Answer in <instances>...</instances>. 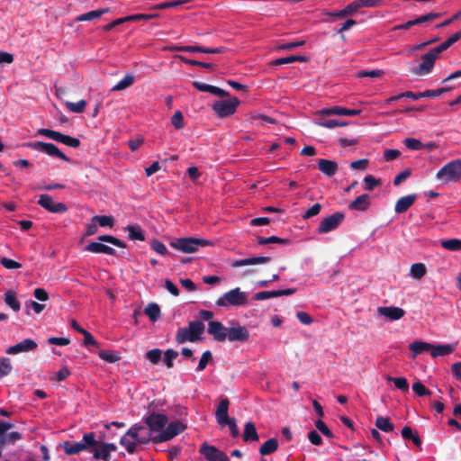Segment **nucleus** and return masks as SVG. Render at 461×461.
<instances>
[{"label":"nucleus","mask_w":461,"mask_h":461,"mask_svg":"<svg viewBox=\"0 0 461 461\" xmlns=\"http://www.w3.org/2000/svg\"><path fill=\"white\" fill-rule=\"evenodd\" d=\"M110 8H101L97 10H93L85 14H82L78 15L76 18L77 22H85V21H91L96 18L101 17L103 14L110 13Z\"/></svg>","instance_id":"b1692460"},{"label":"nucleus","mask_w":461,"mask_h":461,"mask_svg":"<svg viewBox=\"0 0 461 461\" xmlns=\"http://www.w3.org/2000/svg\"><path fill=\"white\" fill-rule=\"evenodd\" d=\"M144 426L150 440L155 443L169 441L176 436L183 432L186 426L179 421L174 420L167 422L166 414L151 412L143 418Z\"/></svg>","instance_id":"f257e3e1"},{"label":"nucleus","mask_w":461,"mask_h":461,"mask_svg":"<svg viewBox=\"0 0 461 461\" xmlns=\"http://www.w3.org/2000/svg\"><path fill=\"white\" fill-rule=\"evenodd\" d=\"M318 168L327 176H332L338 170V164L333 160L321 158L318 161Z\"/></svg>","instance_id":"4be33fe9"},{"label":"nucleus","mask_w":461,"mask_h":461,"mask_svg":"<svg viewBox=\"0 0 461 461\" xmlns=\"http://www.w3.org/2000/svg\"><path fill=\"white\" fill-rule=\"evenodd\" d=\"M376 312L379 316H383L392 321L402 319L405 314L403 309L396 306H379Z\"/></svg>","instance_id":"4468645a"},{"label":"nucleus","mask_w":461,"mask_h":461,"mask_svg":"<svg viewBox=\"0 0 461 461\" xmlns=\"http://www.w3.org/2000/svg\"><path fill=\"white\" fill-rule=\"evenodd\" d=\"M306 59L303 56H289L285 58H279L275 59L272 63L276 66L289 64L295 61H304Z\"/></svg>","instance_id":"49530a36"},{"label":"nucleus","mask_w":461,"mask_h":461,"mask_svg":"<svg viewBox=\"0 0 461 461\" xmlns=\"http://www.w3.org/2000/svg\"><path fill=\"white\" fill-rule=\"evenodd\" d=\"M93 222H96L101 227H112L114 220L111 215H96L92 218Z\"/></svg>","instance_id":"58836bf2"},{"label":"nucleus","mask_w":461,"mask_h":461,"mask_svg":"<svg viewBox=\"0 0 461 461\" xmlns=\"http://www.w3.org/2000/svg\"><path fill=\"white\" fill-rule=\"evenodd\" d=\"M296 317L301 323L305 324V325H310L313 322V320L311 317V315L303 311L297 312Z\"/></svg>","instance_id":"774afa93"},{"label":"nucleus","mask_w":461,"mask_h":461,"mask_svg":"<svg viewBox=\"0 0 461 461\" xmlns=\"http://www.w3.org/2000/svg\"><path fill=\"white\" fill-rule=\"evenodd\" d=\"M240 101L237 97L218 100L212 105V109L219 118H226L235 113Z\"/></svg>","instance_id":"0eeeda50"},{"label":"nucleus","mask_w":461,"mask_h":461,"mask_svg":"<svg viewBox=\"0 0 461 461\" xmlns=\"http://www.w3.org/2000/svg\"><path fill=\"white\" fill-rule=\"evenodd\" d=\"M429 348H432V344L424 341H414L409 346L410 350L412 352V358L426 350H429Z\"/></svg>","instance_id":"c756f323"},{"label":"nucleus","mask_w":461,"mask_h":461,"mask_svg":"<svg viewBox=\"0 0 461 461\" xmlns=\"http://www.w3.org/2000/svg\"><path fill=\"white\" fill-rule=\"evenodd\" d=\"M461 38V31L454 33L447 41L437 46L440 52L447 50L452 44L456 42Z\"/></svg>","instance_id":"37998d69"},{"label":"nucleus","mask_w":461,"mask_h":461,"mask_svg":"<svg viewBox=\"0 0 461 461\" xmlns=\"http://www.w3.org/2000/svg\"><path fill=\"white\" fill-rule=\"evenodd\" d=\"M449 90H450V88H448V87H441L438 89H428L423 92V96H424V98L425 97H427V98L438 97L441 95L448 92Z\"/></svg>","instance_id":"864d4df0"},{"label":"nucleus","mask_w":461,"mask_h":461,"mask_svg":"<svg viewBox=\"0 0 461 461\" xmlns=\"http://www.w3.org/2000/svg\"><path fill=\"white\" fill-rule=\"evenodd\" d=\"M171 123L177 130L184 128V126H185L184 118H183V114L180 111H176L173 114V116L171 118Z\"/></svg>","instance_id":"4d7b16f0"},{"label":"nucleus","mask_w":461,"mask_h":461,"mask_svg":"<svg viewBox=\"0 0 461 461\" xmlns=\"http://www.w3.org/2000/svg\"><path fill=\"white\" fill-rule=\"evenodd\" d=\"M25 147L30 148L35 151L45 153L51 158H58L64 161L70 162V158L66 156L60 149L54 144L43 141H33L24 144Z\"/></svg>","instance_id":"6e6552de"},{"label":"nucleus","mask_w":461,"mask_h":461,"mask_svg":"<svg viewBox=\"0 0 461 461\" xmlns=\"http://www.w3.org/2000/svg\"><path fill=\"white\" fill-rule=\"evenodd\" d=\"M258 435L253 422L249 421L245 424L243 432V440L245 442H257L258 441Z\"/></svg>","instance_id":"cd10ccee"},{"label":"nucleus","mask_w":461,"mask_h":461,"mask_svg":"<svg viewBox=\"0 0 461 461\" xmlns=\"http://www.w3.org/2000/svg\"><path fill=\"white\" fill-rule=\"evenodd\" d=\"M212 353L209 350H206L203 353L199 362L198 366L196 367V371L200 372L203 371L208 365V363L212 360Z\"/></svg>","instance_id":"8fccbe9b"},{"label":"nucleus","mask_w":461,"mask_h":461,"mask_svg":"<svg viewBox=\"0 0 461 461\" xmlns=\"http://www.w3.org/2000/svg\"><path fill=\"white\" fill-rule=\"evenodd\" d=\"M200 453L208 461H229V457L224 452L206 443L202 445Z\"/></svg>","instance_id":"ddd939ff"},{"label":"nucleus","mask_w":461,"mask_h":461,"mask_svg":"<svg viewBox=\"0 0 461 461\" xmlns=\"http://www.w3.org/2000/svg\"><path fill=\"white\" fill-rule=\"evenodd\" d=\"M430 355L432 357L436 358L438 357L447 356L451 354L454 351V346L451 344L446 345H432V348H429Z\"/></svg>","instance_id":"393cba45"},{"label":"nucleus","mask_w":461,"mask_h":461,"mask_svg":"<svg viewBox=\"0 0 461 461\" xmlns=\"http://www.w3.org/2000/svg\"><path fill=\"white\" fill-rule=\"evenodd\" d=\"M134 82V77L131 74L125 75V77L120 80L112 88V91H121L131 86Z\"/></svg>","instance_id":"e433bc0d"},{"label":"nucleus","mask_w":461,"mask_h":461,"mask_svg":"<svg viewBox=\"0 0 461 461\" xmlns=\"http://www.w3.org/2000/svg\"><path fill=\"white\" fill-rule=\"evenodd\" d=\"M249 118L252 121H260L261 124L275 123V120L272 119L271 117L265 115V114L258 113H250Z\"/></svg>","instance_id":"e2e57ef3"},{"label":"nucleus","mask_w":461,"mask_h":461,"mask_svg":"<svg viewBox=\"0 0 461 461\" xmlns=\"http://www.w3.org/2000/svg\"><path fill=\"white\" fill-rule=\"evenodd\" d=\"M365 189L367 191L374 190L377 185H380V181L375 178L372 175H368L364 178Z\"/></svg>","instance_id":"bf43d9fd"},{"label":"nucleus","mask_w":461,"mask_h":461,"mask_svg":"<svg viewBox=\"0 0 461 461\" xmlns=\"http://www.w3.org/2000/svg\"><path fill=\"white\" fill-rule=\"evenodd\" d=\"M86 250L92 253H103L106 255H115V249L101 242H90L86 245Z\"/></svg>","instance_id":"5701e85b"},{"label":"nucleus","mask_w":461,"mask_h":461,"mask_svg":"<svg viewBox=\"0 0 461 461\" xmlns=\"http://www.w3.org/2000/svg\"><path fill=\"white\" fill-rule=\"evenodd\" d=\"M317 124L321 127H324V128L333 129L336 127L346 126L348 124V122H339L338 120L330 119V120H327V121L318 122Z\"/></svg>","instance_id":"603ef678"},{"label":"nucleus","mask_w":461,"mask_h":461,"mask_svg":"<svg viewBox=\"0 0 461 461\" xmlns=\"http://www.w3.org/2000/svg\"><path fill=\"white\" fill-rule=\"evenodd\" d=\"M227 330L223 324L218 321H210L208 322V333L212 336L216 341H224L227 339Z\"/></svg>","instance_id":"2eb2a0df"},{"label":"nucleus","mask_w":461,"mask_h":461,"mask_svg":"<svg viewBox=\"0 0 461 461\" xmlns=\"http://www.w3.org/2000/svg\"><path fill=\"white\" fill-rule=\"evenodd\" d=\"M440 50L435 47L429 52L421 56L422 62L413 68L412 73L417 76H426L429 74L434 68L436 60L438 59Z\"/></svg>","instance_id":"1a4fd4ad"},{"label":"nucleus","mask_w":461,"mask_h":461,"mask_svg":"<svg viewBox=\"0 0 461 461\" xmlns=\"http://www.w3.org/2000/svg\"><path fill=\"white\" fill-rule=\"evenodd\" d=\"M278 447V443L276 438H269L264 442L259 447V453L262 456L269 455L275 452Z\"/></svg>","instance_id":"7c9ffc66"},{"label":"nucleus","mask_w":461,"mask_h":461,"mask_svg":"<svg viewBox=\"0 0 461 461\" xmlns=\"http://www.w3.org/2000/svg\"><path fill=\"white\" fill-rule=\"evenodd\" d=\"M151 248L159 255H166L167 253V249L165 244L159 240H154L151 242Z\"/></svg>","instance_id":"69168bd1"},{"label":"nucleus","mask_w":461,"mask_h":461,"mask_svg":"<svg viewBox=\"0 0 461 461\" xmlns=\"http://www.w3.org/2000/svg\"><path fill=\"white\" fill-rule=\"evenodd\" d=\"M13 371V365L9 357H0V378L7 376Z\"/></svg>","instance_id":"c9c22d12"},{"label":"nucleus","mask_w":461,"mask_h":461,"mask_svg":"<svg viewBox=\"0 0 461 461\" xmlns=\"http://www.w3.org/2000/svg\"><path fill=\"white\" fill-rule=\"evenodd\" d=\"M321 210V205L320 203H315L303 213V218L306 220L316 216L320 213Z\"/></svg>","instance_id":"0e129e2a"},{"label":"nucleus","mask_w":461,"mask_h":461,"mask_svg":"<svg viewBox=\"0 0 461 461\" xmlns=\"http://www.w3.org/2000/svg\"><path fill=\"white\" fill-rule=\"evenodd\" d=\"M91 452L93 453V456L95 459H103L104 461H108L111 457L108 450H106L103 445L99 448L91 449Z\"/></svg>","instance_id":"de8ad7c7"},{"label":"nucleus","mask_w":461,"mask_h":461,"mask_svg":"<svg viewBox=\"0 0 461 461\" xmlns=\"http://www.w3.org/2000/svg\"><path fill=\"white\" fill-rule=\"evenodd\" d=\"M212 243L203 239L181 238L170 243L171 247L184 253H194L199 247L211 245Z\"/></svg>","instance_id":"423d86ee"},{"label":"nucleus","mask_w":461,"mask_h":461,"mask_svg":"<svg viewBox=\"0 0 461 461\" xmlns=\"http://www.w3.org/2000/svg\"><path fill=\"white\" fill-rule=\"evenodd\" d=\"M427 272V268L423 263H414L411 266L410 276L414 279L422 278Z\"/></svg>","instance_id":"2f4dec72"},{"label":"nucleus","mask_w":461,"mask_h":461,"mask_svg":"<svg viewBox=\"0 0 461 461\" xmlns=\"http://www.w3.org/2000/svg\"><path fill=\"white\" fill-rule=\"evenodd\" d=\"M204 331V324L199 321H190L188 327L178 329L176 334V341L184 344L187 341L194 342L201 339Z\"/></svg>","instance_id":"20e7f679"},{"label":"nucleus","mask_w":461,"mask_h":461,"mask_svg":"<svg viewBox=\"0 0 461 461\" xmlns=\"http://www.w3.org/2000/svg\"><path fill=\"white\" fill-rule=\"evenodd\" d=\"M441 246L443 249L449 250V251H459V250H461V240L450 239V240H443L441 242Z\"/></svg>","instance_id":"4c0bfd02"},{"label":"nucleus","mask_w":461,"mask_h":461,"mask_svg":"<svg viewBox=\"0 0 461 461\" xmlns=\"http://www.w3.org/2000/svg\"><path fill=\"white\" fill-rule=\"evenodd\" d=\"M323 115L356 116L361 113L358 109H348L341 106L324 108L320 112Z\"/></svg>","instance_id":"f3484780"},{"label":"nucleus","mask_w":461,"mask_h":461,"mask_svg":"<svg viewBox=\"0 0 461 461\" xmlns=\"http://www.w3.org/2000/svg\"><path fill=\"white\" fill-rule=\"evenodd\" d=\"M37 135L47 137L52 140H55L57 142H60V143H62L67 137V135H65L59 131H56L46 129V128L38 129Z\"/></svg>","instance_id":"a878e982"},{"label":"nucleus","mask_w":461,"mask_h":461,"mask_svg":"<svg viewBox=\"0 0 461 461\" xmlns=\"http://www.w3.org/2000/svg\"><path fill=\"white\" fill-rule=\"evenodd\" d=\"M99 357L107 363H115L120 360V355L115 350H100Z\"/></svg>","instance_id":"473e14b6"},{"label":"nucleus","mask_w":461,"mask_h":461,"mask_svg":"<svg viewBox=\"0 0 461 461\" xmlns=\"http://www.w3.org/2000/svg\"><path fill=\"white\" fill-rule=\"evenodd\" d=\"M65 106L69 110L71 113H80L84 112V110L86 107V102L85 100H80L77 103L73 102H66Z\"/></svg>","instance_id":"ea45409f"},{"label":"nucleus","mask_w":461,"mask_h":461,"mask_svg":"<svg viewBox=\"0 0 461 461\" xmlns=\"http://www.w3.org/2000/svg\"><path fill=\"white\" fill-rule=\"evenodd\" d=\"M249 338V331L245 326L228 328L227 339L230 342H246Z\"/></svg>","instance_id":"dca6fc26"},{"label":"nucleus","mask_w":461,"mask_h":461,"mask_svg":"<svg viewBox=\"0 0 461 461\" xmlns=\"http://www.w3.org/2000/svg\"><path fill=\"white\" fill-rule=\"evenodd\" d=\"M0 263L5 268L9 270L18 269L22 267V265L19 262L5 257L1 258Z\"/></svg>","instance_id":"5fc2aeb1"},{"label":"nucleus","mask_w":461,"mask_h":461,"mask_svg":"<svg viewBox=\"0 0 461 461\" xmlns=\"http://www.w3.org/2000/svg\"><path fill=\"white\" fill-rule=\"evenodd\" d=\"M38 204L52 213H64L68 209L64 203L55 202L52 197L47 194L39 196Z\"/></svg>","instance_id":"9b49d317"},{"label":"nucleus","mask_w":461,"mask_h":461,"mask_svg":"<svg viewBox=\"0 0 461 461\" xmlns=\"http://www.w3.org/2000/svg\"><path fill=\"white\" fill-rule=\"evenodd\" d=\"M412 390L417 396H426L430 395L429 390H428L425 385L420 382H416L412 384Z\"/></svg>","instance_id":"13d9d810"},{"label":"nucleus","mask_w":461,"mask_h":461,"mask_svg":"<svg viewBox=\"0 0 461 461\" xmlns=\"http://www.w3.org/2000/svg\"><path fill=\"white\" fill-rule=\"evenodd\" d=\"M80 443L85 446V449H86L88 447H94L97 445V441L95 440V437L93 432L84 434Z\"/></svg>","instance_id":"680f3d73"},{"label":"nucleus","mask_w":461,"mask_h":461,"mask_svg":"<svg viewBox=\"0 0 461 461\" xmlns=\"http://www.w3.org/2000/svg\"><path fill=\"white\" fill-rule=\"evenodd\" d=\"M387 381L393 382L395 387L402 391H408L409 389V384L405 377H392L388 376Z\"/></svg>","instance_id":"a18cd8bd"},{"label":"nucleus","mask_w":461,"mask_h":461,"mask_svg":"<svg viewBox=\"0 0 461 461\" xmlns=\"http://www.w3.org/2000/svg\"><path fill=\"white\" fill-rule=\"evenodd\" d=\"M124 230L128 231V237L131 240H144L145 236L141 227L138 224L128 225L124 227Z\"/></svg>","instance_id":"c85d7f7f"},{"label":"nucleus","mask_w":461,"mask_h":461,"mask_svg":"<svg viewBox=\"0 0 461 461\" xmlns=\"http://www.w3.org/2000/svg\"><path fill=\"white\" fill-rule=\"evenodd\" d=\"M270 261L269 257H252L248 258L237 259L231 263L232 267H239L249 265L265 264Z\"/></svg>","instance_id":"412c9836"},{"label":"nucleus","mask_w":461,"mask_h":461,"mask_svg":"<svg viewBox=\"0 0 461 461\" xmlns=\"http://www.w3.org/2000/svg\"><path fill=\"white\" fill-rule=\"evenodd\" d=\"M416 194H408L401 197L395 203L394 211L396 213L405 212L415 202Z\"/></svg>","instance_id":"aec40b11"},{"label":"nucleus","mask_w":461,"mask_h":461,"mask_svg":"<svg viewBox=\"0 0 461 461\" xmlns=\"http://www.w3.org/2000/svg\"><path fill=\"white\" fill-rule=\"evenodd\" d=\"M280 296V294L275 291H262L258 292L254 295V299L258 301H264L274 297Z\"/></svg>","instance_id":"3c124183"},{"label":"nucleus","mask_w":461,"mask_h":461,"mask_svg":"<svg viewBox=\"0 0 461 461\" xmlns=\"http://www.w3.org/2000/svg\"><path fill=\"white\" fill-rule=\"evenodd\" d=\"M178 353L172 348L167 349L164 352L163 359L167 368H171L173 366V360L176 359Z\"/></svg>","instance_id":"09e8293b"},{"label":"nucleus","mask_w":461,"mask_h":461,"mask_svg":"<svg viewBox=\"0 0 461 461\" xmlns=\"http://www.w3.org/2000/svg\"><path fill=\"white\" fill-rule=\"evenodd\" d=\"M161 357V350L154 348L146 352V358L152 364H158Z\"/></svg>","instance_id":"052dcab7"},{"label":"nucleus","mask_w":461,"mask_h":461,"mask_svg":"<svg viewBox=\"0 0 461 461\" xmlns=\"http://www.w3.org/2000/svg\"><path fill=\"white\" fill-rule=\"evenodd\" d=\"M150 438L143 424L135 423L126 431L120 439V445L125 448L128 454H134L139 447L149 443Z\"/></svg>","instance_id":"f03ea898"},{"label":"nucleus","mask_w":461,"mask_h":461,"mask_svg":"<svg viewBox=\"0 0 461 461\" xmlns=\"http://www.w3.org/2000/svg\"><path fill=\"white\" fill-rule=\"evenodd\" d=\"M404 144L407 149H412V150H420L421 149L424 145L421 143L420 140L413 138H407L404 140Z\"/></svg>","instance_id":"6e6d98bb"},{"label":"nucleus","mask_w":461,"mask_h":461,"mask_svg":"<svg viewBox=\"0 0 461 461\" xmlns=\"http://www.w3.org/2000/svg\"><path fill=\"white\" fill-rule=\"evenodd\" d=\"M98 240L102 242H107V243H110L118 248H125L126 247V244L122 240H121L113 236H111V235H100L98 237Z\"/></svg>","instance_id":"c03bdc74"},{"label":"nucleus","mask_w":461,"mask_h":461,"mask_svg":"<svg viewBox=\"0 0 461 461\" xmlns=\"http://www.w3.org/2000/svg\"><path fill=\"white\" fill-rule=\"evenodd\" d=\"M344 218V213L340 212H334L325 217L318 226V233L325 234L336 230L342 223Z\"/></svg>","instance_id":"9d476101"},{"label":"nucleus","mask_w":461,"mask_h":461,"mask_svg":"<svg viewBox=\"0 0 461 461\" xmlns=\"http://www.w3.org/2000/svg\"><path fill=\"white\" fill-rule=\"evenodd\" d=\"M249 303V294L236 287L220 296L216 301L219 307L228 308L230 306L240 307L246 306Z\"/></svg>","instance_id":"7ed1b4c3"},{"label":"nucleus","mask_w":461,"mask_h":461,"mask_svg":"<svg viewBox=\"0 0 461 461\" xmlns=\"http://www.w3.org/2000/svg\"><path fill=\"white\" fill-rule=\"evenodd\" d=\"M360 8H362V7H361L359 0H356V1L348 4V5H346V7L344 8L345 9L344 13L347 14V16H348V15H351L354 13L357 12Z\"/></svg>","instance_id":"338daca9"},{"label":"nucleus","mask_w":461,"mask_h":461,"mask_svg":"<svg viewBox=\"0 0 461 461\" xmlns=\"http://www.w3.org/2000/svg\"><path fill=\"white\" fill-rule=\"evenodd\" d=\"M38 348V344L32 339H24L22 341L8 347L5 349L7 355H17L21 353H27L35 351Z\"/></svg>","instance_id":"f8f14e48"},{"label":"nucleus","mask_w":461,"mask_h":461,"mask_svg":"<svg viewBox=\"0 0 461 461\" xmlns=\"http://www.w3.org/2000/svg\"><path fill=\"white\" fill-rule=\"evenodd\" d=\"M189 2H190V0H174V1H169V2H164V3L156 5L154 6V9L164 10V9H167V8L177 7L179 5H182L189 3Z\"/></svg>","instance_id":"79ce46f5"},{"label":"nucleus","mask_w":461,"mask_h":461,"mask_svg":"<svg viewBox=\"0 0 461 461\" xmlns=\"http://www.w3.org/2000/svg\"><path fill=\"white\" fill-rule=\"evenodd\" d=\"M4 301L14 312H19L21 309V303L17 299L16 293L13 290H9L5 293Z\"/></svg>","instance_id":"bb28decb"},{"label":"nucleus","mask_w":461,"mask_h":461,"mask_svg":"<svg viewBox=\"0 0 461 461\" xmlns=\"http://www.w3.org/2000/svg\"><path fill=\"white\" fill-rule=\"evenodd\" d=\"M436 177L443 183H456L461 178V159H454L442 167Z\"/></svg>","instance_id":"39448f33"},{"label":"nucleus","mask_w":461,"mask_h":461,"mask_svg":"<svg viewBox=\"0 0 461 461\" xmlns=\"http://www.w3.org/2000/svg\"><path fill=\"white\" fill-rule=\"evenodd\" d=\"M370 205L371 202L369 195L367 194H363L352 201L349 203L348 208L354 211L366 212Z\"/></svg>","instance_id":"6ab92c4d"},{"label":"nucleus","mask_w":461,"mask_h":461,"mask_svg":"<svg viewBox=\"0 0 461 461\" xmlns=\"http://www.w3.org/2000/svg\"><path fill=\"white\" fill-rule=\"evenodd\" d=\"M229 405L230 402L228 398H223L219 402L215 411V419L219 425H225V423L231 419L228 414Z\"/></svg>","instance_id":"a211bd4d"},{"label":"nucleus","mask_w":461,"mask_h":461,"mask_svg":"<svg viewBox=\"0 0 461 461\" xmlns=\"http://www.w3.org/2000/svg\"><path fill=\"white\" fill-rule=\"evenodd\" d=\"M64 449L67 455H76L85 450V446L80 442H75L73 444L65 443Z\"/></svg>","instance_id":"a19ab883"},{"label":"nucleus","mask_w":461,"mask_h":461,"mask_svg":"<svg viewBox=\"0 0 461 461\" xmlns=\"http://www.w3.org/2000/svg\"><path fill=\"white\" fill-rule=\"evenodd\" d=\"M375 426L384 431L391 432L393 430V424L391 422L390 419L387 417L378 416L375 420Z\"/></svg>","instance_id":"72a5a7b5"},{"label":"nucleus","mask_w":461,"mask_h":461,"mask_svg":"<svg viewBox=\"0 0 461 461\" xmlns=\"http://www.w3.org/2000/svg\"><path fill=\"white\" fill-rule=\"evenodd\" d=\"M145 314L154 322L160 317V308L157 303H151L145 308Z\"/></svg>","instance_id":"f704fd0d"}]
</instances>
